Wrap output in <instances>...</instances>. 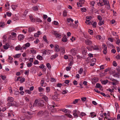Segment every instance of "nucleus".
Segmentation results:
<instances>
[{"label": "nucleus", "mask_w": 120, "mask_h": 120, "mask_svg": "<svg viewBox=\"0 0 120 120\" xmlns=\"http://www.w3.org/2000/svg\"><path fill=\"white\" fill-rule=\"evenodd\" d=\"M17 34L14 32H12L11 33V34L9 35L8 38V39H12L14 40L15 39V37L16 36Z\"/></svg>", "instance_id": "nucleus-1"}, {"label": "nucleus", "mask_w": 120, "mask_h": 120, "mask_svg": "<svg viewBox=\"0 0 120 120\" xmlns=\"http://www.w3.org/2000/svg\"><path fill=\"white\" fill-rule=\"evenodd\" d=\"M52 34H54L57 38H60L61 37V35L57 32L53 31L52 32Z\"/></svg>", "instance_id": "nucleus-2"}, {"label": "nucleus", "mask_w": 120, "mask_h": 120, "mask_svg": "<svg viewBox=\"0 0 120 120\" xmlns=\"http://www.w3.org/2000/svg\"><path fill=\"white\" fill-rule=\"evenodd\" d=\"M72 113L74 117L77 118L78 117V115L79 114V111H78L77 110H74Z\"/></svg>", "instance_id": "nucleus-3"}, {"label": "nucleus", "mask_w": 120, "mask_h": 120, "mask_svg": "<svg viewBox=\"0 0 120 120\" xmlns=\"http://www.w3.org/2000/svg\"><path fill=\"white\" fill-rule=\"evenodd\" d=\"M30 45V44L29 42H27L24 44L22 47V49H26L27 48L29 47Z\"/></svg>", "instance_id": "nucleus-4"}, {"label": "nucleus", "mask_w": 120, "mask_h": 120, "mask_svg": "<svg viewBox=\"0 0 120 120\" xmlns=\"http://www.w3.org/2000/svg\"><path fill=\"white\" fill-rule=\"evenodd\" d=\"M103 48V52L104 54L105 55L106 54L107 52V47L106 45L105 44H103L102 45Z\"/></svg>", "instance_id": "nucleus-5"}, {"label": "nucleus", "mask_w": 120, "mask_h": 120, "mask_svg": "<svg viewBox=\"0 0 120 120\" xmlns=\"http://www.w3.org/2000/svg\"><path fill=\"white\" fill-rule=\"evenodd\" d=\"M70 52L73 56H75L77 53V50L75 49H71L70 50Z\"/></svg>", "instance_id": "nucleus-6"}, {"label": "nucleus", "mask_w": 120, "mask_h": 120, "mask_svg": "<svg viewBox=\"0 0 120 120\" xmlns=\"http://www.w3.org/2000/svg\"><path fill=\"white\" fill-rule=\"evenodd\" d=\"M16 102L15 101H8V102L7 104L8 106H11L12 105H15Z\"/></svg>", "instance_id": "nucleus-7"}, {"label": "nucleus", "mask_w": 120, "mask_h": 120, "mask_svg": "<svg viewBox=\"0 0 120 120\" xmlns=\"http://www.w3.org/2000/svg\"><path fill=\"white\" fill-rule=\"evenodd\" d=\"M39 106H43L45 104L44 101L42 100L39 101Z\"/></svg>", "instance_id": "nucleus-8"}, {"label": "nucleus", "mask_w": 120, "mask_h": 120, "mask_svg": "<svg viewBox=\"0 0 120 120\" xmlns=\"http://www.w3.org/2000/svg\"><path fill=\"white\" fill-rule=\"evenodd\" d=\"M39 100L36 99L35 100L33 104V106H39Z\"/></svg>", "instance_id": "nucleus-9"}, {"label": "nucleus", "mask_w": 120, "mask_h": 120, "mask_svg": "<svg viewBox=\"0 0 120 120\" xmlns=\"http://www.w3.org/2000/svg\"><path fill=\"white\" fill-rule=\"evenodd\" d=\"M24 38V36L22 34L19 35L18 37V39L20 41L23 39Z\"/></svg>", "instance_id": "nucleus-10"}, {"label": "nucleus", "mask_w": 120, "mask_h": 120, "mask_svg": "<svg viewBox=\"0 0 120 120\" xmlns=\"http://www.w3.org/2000/svg\"><path fill=\"white\" fill-rule=\"evenodd\" d=\"M35 30V28L32 27H30L29 28L28 31L30 33L34 31Z\"/></svg>", "instance_id": "nucleus-11"}, {"label": "nucleus", "mask_w": 120, "mask_h": 120, "mask_svg": "<svg viewBox=\"0 0 120 120\" xmlns=\"http://www.w3.org/2000/svg\"><path fill=\"white\" fill-rule=\"evenodd\" d=\"M58 56V54L56 53L54 55H52L50 57V59L52 60H53Z\"/></svg>", "instance_id": "nucleus-12"}, {"label": "nucleus", "mask_w": 120, "mask_h": 120, "mask_svg": "<svg viewBox=\"0 0 120 120\" xmlns=\"http://www.w3.org/2000/svg\"><path fill=\"white\" fill-rule=\"evenodd\" d=\"M86 44L88 45H90L92 44V41L89 40H87L85 41Z\"/></svg>", "instance_id": "nucleus-13"}, {"label": "nucleus", "mask_w": 120, "mask_h": 120, "mask_svg": "<svg viewBox=\"0 0 120 120\" xmlns=\"http://www.w3.org/2000/svg\"><path fill=\"white\" fill-rule=\"evenodd\" d=\"M43 100H44L46 102H47L48 100V98L45 95H44L42 97Z\"/></svg>", "instance_id": "nucleus-14"}, {"label": "nucleus", "mask_w": 120, "mask_h": 120, "mask_svg": "<svg viewBox=\"0 0 120 120\" xmlns=\"http://www.w3.org/2000/svg\"><path fill=\"white\" fill-rule=\"evenodd\" d=\"M55 50L56 51L58 52L59 51L60 49L59 48V46L57 45H56L55 46Z\"/></svg>", "instance_id": "nucleus-15"}, {"label": "nucleus", "mask_w": 120, "mask_h": 120, "mask_svg": "<svg viewBox=\"0 0 120 120\" xmlns=\"http://www.w3.org/2000/svg\"><path fill=\"white\" fill-rule=\"evenodd\" d=\"M95 3V2L94 1H90V4L91 5V6L92 7V10H91V11H92V10L93 11V9L94 8V6Z\"/></svg>", "instance_id": "nucleus-16"}, {"label": "nucleus", "mask_w": 120, "mask_h": 120, "mask_svg": "<svg viewBox=\"0 0 120 120\" xmlns=\"http://www.w3.org/2000/svg\"><path fill=\"white\" fill-rule=\"evenodd\" d=\"M7 101H14V98L12 97H9L7 99Z\"/></svg>", "instance_id": "nucleus-17"}, {"label": "nucleus", "mask_w": 120, "mask_h": 120, "mask_svg": "<svg viewBox=\"0 0 120 120\" xmlns=\"http://www.w3.org/2000/svg\"><path fill=\"white\" fill-rule=\"evenodd\" d=\"M30 53L31 54H35L36 53V51L33 49L30 51Z\"/></svg>", "instance_id": "nucleus-18"}, {"label": "nucleus", "mask_w": 120, "mask_h": 120, "mask_svg": "<svg viewBox=\"0 0 120 120\" xmlns=\"http://www.w3.org/2000/svg\"><path fill=\"white\" fill-rule=\"evenodd\" d=\"M91 47L92 48L93 50H98L99 49V48L97 45H95L94 46H91Z\"/></svg>", "instance_id": "nucleus-19"}, {"label": "nucleus", "mask_w": 120, "mask_h": 120, "mask_svg": "<svg viewBox=\"0 0 120 120\" xmlns=\"http://www.w3.org/2000/svg\"><path fill=\"white\" fill-rule=\"evenodd\" d=\"M90 116L92 118H93L96 116V115L94 112H93L90 113Z\"/></svg>", "instance_id": "nucleus-20"}, {"label": "nucleus", "mask_w": 120, "mask_h": 120, "mask_svg": "<svg viewBox=\"0 0 120 120\" xmlns=\"http://www.w3.org/2000/svg\"><path fill=\"white\" fill-rule=\"evenodd\" d=\"M29 17L30 19L32 22H34L35 20V19H34L33 18V17L32 16V15H30L29 16Z\"/></svg>", "instance_id": "nucleus-21"}, {"label": "nucleus", "mask_w": 120, "mask_h": 120, "mask_svg": "<svg viewBox=\"0 0 120 120\" xmlns=\"http://www.w3.org/2000/svg\"><path fill=\"white\" fill-rule=\"evenodd\" d=\"M43 111L39 112L37 114L38 116H43Z\"/></svg>", "instance_id": "nucleus-22"}, {"label": "nucleus", "mask_w": 120, "mask_h": 120, "mask_svg": "<svg viewBox=\"0 0 120 120\" xmlns=\"http://www.w3.org/2000/svg\"><path fill=\"white\" fill-rule=\"evenodd\" d=\"M9 46V45L8 44L6 43L5 45L3 46V48L4 49H7L8 48Z\"/></svg>", "instance_id": "nucleus-23"}, {"label": "nucleus", "mask_w": 120, "mask_h": 120, "mask_svg": "<svg viewBox=\"0 0 120 120\" xmlns=\"http://www.w3.org/2000/svg\"><path fill=\"white\" fill-rule=\"evenodd\" d=\"M5 23L3 22H0V27L4 28L5 26Z\"/></svg>", "instance_id": "nucleus-24"}, {"label": "nucleus", "mask_w": 120, "mask_h": 120, "mask_svg": "<svg viewBox=\"0 0 120 120\" xmlns=\"http://www.w3.org/2000/svg\"><path fill=\"white\" fill-rule=\"evenodd\" d=\"M11 8L13 10H15L17 7V5H12L11 6Z\"/></svg>", "instance_id": "nucleus-25"}, {"label": "nucleus", "mask_w": 120, "mask_h": 120, "mask_svg": "<svg viewBox=\"0 0 120 120\" xmlns=\"http://www.w3.org/2000/svg\"><path fill=\"white\" fill-rule=\"evenodd\" d=\"M37 58L40 61L42 60L43 59V57L40 55H38L37 56Z\"/></svg>", "instance_id": "nucleus-26"}, {"label": "nucleus", "mask_w": 120, "mask_h": 120, "mask_svg": "<svg viewBox=\"0 0 120 120\" xmlns=\"http://www.w3.org/2000/svg\"><path fill=\"white\" fill-rule=\"evenodd\" d=\"M53 52V51L50 50H47L46 55H49L52 53Z\"/></svg>", "instance_id": "nucleus-27"}, {"label": "nucleus", "mask_w": 120, "mask_h": 120, "mask_svg": "<svg viewBox=\"0 0 120 120\" xmlns=\"http://www.w3.org/2000/svg\"><path fill=\"white\" fill-rule=\"evenodd\" d=\"M35 21L37 22H41L42 21V20L40 18H37L35 19Z\"/></svg>", "instance_id": "nucleus-28"}, {"label": "nucleus", "mask_w": 120, "mask_h": 120, "mask_svg": "<svg viewBox=\"0 0 120 120\" xmlns=\"http://www.w3.org/2000/svg\"><path fill=\"white\" fill-rule=\"evenodd\" d=\"M113 76L114 77L118 78L119 77V72L116 73L114 74Z\"/></svg>", "instance_id": "nucleus-29"}, {"label": "nucleus", "mask_w": 120, "mask_h": 120, "mask_svg": "<svg viewBox=\"0 0 120 120\" xmlns=\"http://www.w3.org/2000/svg\"><path fill=\"white\" fill-rule=\"evenodd\" d=\"M15 49L16 50L18 51L19 50H23V49H22V47L19 46H17L15 47Z\"/></svg>", "instance_id": "nucleus-30"}, {"label": "nucleus", "mask_w": 120, "mask_h": 120, "mask_svg": "<svg viewBox=\"0 0 120 120\" xmlns=\"http://www.w3.org/2000/svg\"><path fill=\"white\" fill-rule=\"evenodd\" d=\"M86 115V114L84 112H81L79 115V116L81 118L83 116H85Z\"/></svg>", "instance_id": "nucleus-31"}, {"label": "nucleus", "mask_w": 120, "mask_h": 120, "mask_svg": "<svg viewBox=\"0 0 120 120\" xmlns=\"http://www.w3.org/2000/svg\"><path fill=\"white\" fill-rule=\"evenodd\" d=\"M85 2V1L84 0H79V4H83Z\"/></svg>", "instance_id": "nucleus-32"}, {"label": "nucleus", "mask_w": 120, "mask_h": 120, "mask_svg": "<svg viewBox=\"0 0 120 120\" xmlns=\"http://www.w3.org/2000/svg\"><path fill=\"white\" fill-rule=\"evenodd\" d=\"M63 16L65 17L67 15V12L66 10H64L63 12Z\"/></svg>", "instance_id": "nucleus-33"}, {"label": "nucleus", "mask_w": 120, "mask_h": 120, "mask_svg": "<svg viewBox=\"0 0 120 120\" xmlns=\"http://www.w3.org/2000/svg\"><path fill=\"white\" fill-rule=\"evenodd\" d=\"M103 2L104 3V5H106L108 3H109V1L107 0H103Z\"/></svg>", "instance_id": "nucleus-34"}, {"label": "nucleus", "mask_w": 120, "mask_h": 120, "mask_svg": "<svg viewBox=\"0 0 120 120\" xmlns=\"http://www.w3.org/2000/svg\"><path fill=\"white\" fill-rule=\"evenodd\" d=\"M52 98L53 99L55 100L56 101H58L59 99L57 96L56 95L53 96H52Z\"/></svg>", "instance_id": "nucleus-35"}, {"label": "nucleus", "mask_w": 120, "mask_h": 120, "mask_svg": "<svg viewBox=\"0 0 120 120\" xmlns=\"http://www.w3.org/2000/svg\"><path fill=\"white\" fill-rule=\"evenodd\" d=\"M32 9L34 11H38V8L37 6H35L32 8Z\"/></svg>", "instance_id": "nucleus-36"}, {"label": "nucleus", "mask_w": 120, "mask_h": 120, "mask_svg": "<svg viewBox=\"0 0 120 120\" xmlns=\"http://www.w3.org/2000/svg\"><path fill=\"white\" fill-rule=\"evenodd\" d=\"M46 92L49 93L50 91V89L49 87H47L46 88Z\"/></svg>", "instance_id": "nucleus-37"}, {"label": "nucleus", "mask_w": 120, "mask_h": 120, "mask_svg": "<svg viewBox=\"0 0 120 120\" xmlns=\"http://www.w3.org/2000/svg\"><path fill=\"white\" fill-rule=\"evenodd\" d=\"M61 111L65 113H67L68 112V110L67 109H61Z\"/></svg>", "instance_id": "nucleus-38"}, {"label": "nucleus", "mask_w": 120, "mask_h": 120, "mask_svg": "<svg viewBox=\"0 0 120 120\" xmlns=\"http://www.w3.org/2000/svg\"><path fill=\"white\" fill-rule=\"evenodd\" d=\"M85 22L87 25L90 24L91 23L90 20H86Z\"/></svg>", "instance_id": "nucleus-39"}, {"label": "nucleus", "mask_w": 120, "mask_h": 120, "mask_svg": "<svg viewBox=\"0 0 120 120\" xmlns=\"http://www.w3.org/2000/svg\"><path fill=\"white\" fill-rule=\"evenodd\" d=\"M7 36L6 35H4L3 37V41L5 42L7 40Z\"/></svg>", "instance_id": "nucleus-40"}, {"label": "nucleus", "mask_w": 120, "mask_h": 120, "mask_svg": "<svg viewBox=\"0 0 120 120\" xmlns=\"http://www.w3.org/2000/svg\"><path fill=\"white\" fill-rule=\"evenodd\" d=\"M83 69L82 68H81L78 71V73L80 74H81L83 71Z\"/></svg>", "instance_id": "nucleus-41"}, {"label": "nucleus", "mask_w": 120, "mask_h": 120, "mask_svg": "<svg viewBox=\"0 0 120 120\" xmlns=\"http://www.w3.org/2000/svg\"><path fill=\"white\" fill-rule=\"evenodd\" d=\"M21 55V54L20 53L16 54L15 56H14V57L15 58H19L20 56Z\"/></svg>", "instance_id": "nucleus-42"}, {"label": "nucleus", "mask_w": 120, "mask_h": 120, "mask_svg": "<svg viewBox=\"0 0 120 120\" xmlns=\"http://www.w3.org/2000/svg\"><path fill=\"white\" fill-rule=\"evenodd\" d=\"M108 81V80L106 79L105 80H104L101 82L104 85L106 84Z\"/></svg>", "instance_id": "nucleus-43"}, {"label": "nucleus", "mask_w": 120, "mask_h": 120, "mask_svg": "<svg viewBox=\"0 0 120 120\" xmlns=\"http://www.w3.org/2000/svg\"><path fill=\"white\" fill-rule=\"evenodd\" d=\"M25 92L27 93H28L29 94H30L31 93V92L29 90H25Z\"/></svg>", "instance_id": "nucleus-44"}, {"label": "nucleus", "mask_w": 120, "mask_h": 120, "mask_svg": "<svg viewBox=\"0 0 120 120\" xmlns=\"http://www.w3.org/2000/svg\"><path fill=\"white\" fill-rule=\"evenodd\" d=\"M104 24L103 21L101 20L98 23L99 25L101 26Z\"/></svg>", "instance_id": "nucleus-45"}, {"label": "nucleus", "mask_w": 120, "mask_h": 120, "mask_svg": "<svg viewBox=\"0 0 120 120\" xmlns=\"http://www.w3.org/2000/svg\"><path fill=\"white\" fill-rule=\"evenodd\" d=\"M38 90L39 92H42L43 91L44 89L43 88L41 87H38Z\"/></svg>", "instance_id": "nucleus-46"}, {"label": "nucleus", "mask_w": 120, "mask_h": 120, "mask_svg": "<svg viewBox=\"0 0 120 120\" xmlns=\"http://www.w3.org/2000/svg\"><path fill=\"white\" fill-rule=\"evenodd\" d=\"M108 47L110 48H113L114 47L113 45L112 44H108Z\"/></svg>", "instance_id": "nucleus-47"}, {"label": "nucleus", "mask_w": 120, "mask_h": 120, "mask_svg": "<svg viewBox=\"0 0 120 120\" xmlns=\"http://www.w3.org/2000/svg\"><path fill=\"white\" fill-rule=\"evenodd\" d=\"M80 99H76L73 102V104H75L77 103L79 100H80Z\"/></svg>", "instance_id": "nucleus-48"}, {"label": "nucleus", "mask_w": 120, "mask_h": 120, "mask_svg": "<svg viewBox=\"0 0 120 120\" xmlns=\"http://www.w3.org/2000/svg\"><path fill=\"white\" fill-rule=\"evenodd\" d=\"M27 66L28 67H30L32 65V64L31 63H29L27 64Z\"/></svg>", "instance_id": "nucleus-49"}, {"label": "nucleus", "mask_w": 120, "mask_h": 120, "mask_svg": "<svg viewBox=\"0 0 120 120\" xmlns=\"http://www.w3.org/2000/svg\"><path fill=\"white\" fill-rule=\"evenodd\" d=\"M101 87V85L99 83H97L96 84V88H99Z\"/></svg>", "instance_id": "nucleus-50"}, {"label": "nucleus", "mask_w": 120, "mask_h": 120, "mask_svg": "<svg viewBox=\"0 0 120 120\" xmlns=\"http://www.w3.org/2000/svg\"><path fill=\"white\" fill-rule=\"evenodd\" d=\"M62 40L63 42H66L67 41V39L66 38L63 37L62 39Z\"/></svg>", "instance_id": "nucleus-51"}, {"label": "nucleus", "mask_w": 120, "mask_h": 120, "mask_svg": "<svg viewBox=\"0 0 120 120\" xmlns=\"http://www.w3.org/2000/svg\"><path fill=\"white\" fill-rule=\"evenodd\" d=\"M81 11L82 12H86V9L85 8H82L81 9Z\"/></svg>", "instance_id": "nucleus-52"}, {"label": "nucleus", "mask_w": 120, "mask_h": 120, "mask_svg": "<svg viewBox=\"0 0 120 120\" xmlns=\"http://www.w3.org/2000/svg\"><path fill=\"white\" fill-rule=\"evenodd\" d=\"M0 77L3 80H4L6 78V77L5 76L3 75H1L0 76Z\"/></svg>", "instance_id": "nucleus-53"}, {"label": "nucleus", "mask_w": 120, "mask_h": 120, "mask_svg": "<svg viewBox=\"0 0 120 120\" xmlns=\"http://www.w3.org/2000/svg\"><path fill=\"white\" fill-rule=\"evenodd\" d=\"M29 106L30 108L31 109H33V107H34L33 106V104L30 103V104L29 105Z\"/></svg>", "instance_id": "nucleus-54"}, {"label": "nucleus", "mask_w": 120, "mask_h": 120, "mask_svg": "<svg viewBox=\"0 0 120 120\" xmlns=\"http://www.w3.org/2000/svg\"><path fill=\"white\" fill-rule=\"evenodd\" d=\"M4 105L3 101H0V106L2 107Z\"/></svg>", "instance_id": "nucleus-55"}, {"label": "nucleus", "mask_w": 120, "mask_h": 120, "mask_svg": "<svg viewBox=\"0 0 120 120\" xmlns=\"http://www.w3.org/2000/svg\"><path fill=\"white\" fill-rule=\"evenodd\" d=\"M66 116H68V117L70 118H72V116L70 114H66Z\"/></svg>", "instance_id": "nucleus-56"}, {"label": "nucleus", "mask_w": 120, "mask_h": 120, "mask_svg": "<svg viewBox=\"0 0 120 120\" xmlns=\"http://www.w3.org/2000/svg\"><path fill=\"white\" fill-rule=\"evenodd\" d=\"M61 51L64 54L65 53V50L64 48H61Z\"/></svg>", "instance_id": "nucleus-57"}, {"label": "nucleus", "mask_w": 120, "mask_h": 120, "mask_svg": "<svg viewBox=\"0 0 120 120\" xmlns=\"http://www.w3.org/2000/svg\"><path fill=\"white\" fill-rule=\"evenodd\" d=\"M106 8L108 9L109 10L110 9V7L109 3H108L107 4H106Z\"/></svg>", "instance_id": "nucleus-58"}, {"label": "nucleus", "mask_w": 120, "mask_h": 120, "mask_svg": "<svg viewBox=\"0 0 120 120\" xmlns=\"http://www.w3.org/2000/svg\"><path fill=\"white\" fill-rule=\"evenodd\" d=\"M88 31L89 34L90 35H92L93 34V31L92 30L89 29Z\"/></svg>", "instance_id": "nucleus-59"}, {"label": "nucleus", "mask_w": 120, "mask_h": 120, "mask_svg": "<svg viewBox=\"0 0 120 120\" xmlns=\"http://www.w3.org/2000/svg\"><path fill=\"white\" fill-rule=\"evenodd\" d=\"M97 23L96 22H94L93 24V27H95L96 26Z\"/></svg>", "instance_id": "nucleus-60"}, {"label": "nucleus", "mask_w": 120, "mask_h": 120, "mask_svg": "<svg viewBox=\"0 0 120 120\" xmlns=\"http://www.w3.org/2000/svg\"><path fill=\"white\" fill-rule=\"evenodd\" d=\"M96 38L98 39H100L101 38V36L100 35H97L96 36Z\"/></svg>", "instance_id": "nucleus-61"}, {"label": "nucleus", "mask_w": 120, "mask_h": 120, "mask_svg": "<svg viewBox=\"0 0 120 120\" xmlns=\"http://www.w3.org/2000/svg\"><path fill=\"white\" fill-rule=\"evenodd\" d=\"M29 71L30 70L29 69L25 71L24 72L25 74L26 75L28 74L29 73Z\"/></svg>", "instance_id": "nucleus-62"}, {"label": "nucleus", "mask_w": 120, "mask_h": 120, "mask_svg": "<svg viewBox=\"0 0 120 120\" xmlns=\"http://www.w3.org/2000/svg\"><path fill=\"white\" fill-rule=\"evenodd\" d=\"M42 53L46 55L47 50H43L42 51Z\"/></svg>", "instance_id": "nucleus-63"}, {"label": "nucleus", "mask_w": 120, "mask_h": 120, "mask_svg": "<svg viewBox=\"0 0 120 120\" xmlns=\"http://www.w3.org/2000/svg\"><path fill=\"white\" fill-rule=\"evenodd\" d=\"M120 43V40L117 38V41L116 43L117 44L119 45Z\"/></svg>", "instance_id": "nucleus-64"}]
</instances>
